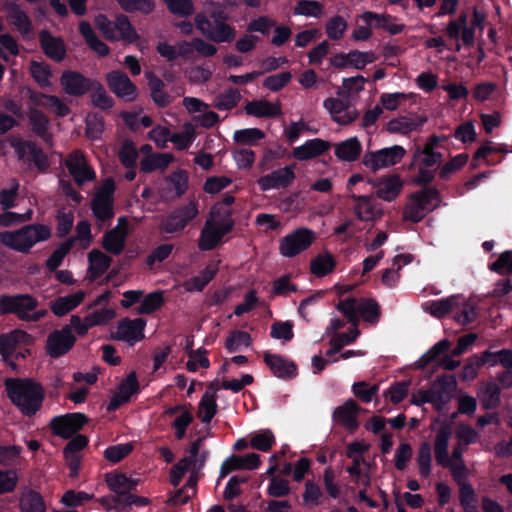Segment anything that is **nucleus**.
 <instances>
[{
	"label": "nucleus",
	"instance_id": "nucleus-1",
	"mask_svg": "<svg viewBox=\"0 0 512 512\" xmlns=\"http://www.w3.org/2000/svg\"><path fill=\"white\" fill-rule=\"evenodd\" d=\"M11 403L26 417H33L43 406L45 391L31 378H7L4 383Z\"/></svg>",
	"mask_w": 512,
	"mask_h": 512
},
{
	"label": "nucleus",
	"instance_id": "nucleus-2",
	"mask_svg": "<svg viewBox=\"0 0 512 512\" xmlns=\"http://www.w3.org/2000/svg\"><path fill=\"white\" fill-rule=\"evenodd\" d=\"M50 237L51 229L44 224H28L15 231L0 232L1 244L23 254L29 253L36 243Z\"/></svg>",
	"mask_w": 512,
	"mask_h": 512
},
{
	"label": "nucleus",
	"instance_id": "nucleus-3",
	"mask_svg": "<svg viewBox=\"0 0 512 512\" xmlns=\"http://www.w3.org/2000/svg\"><path fill=\"white\" fill-rule=\"evenodd\" d=\"M39 301L31 294H2L1 315H15L19 320L38 322L47 314L45 309L38 310Z\"/></svg>",
	"mask_w": 512,
	"mask_h": 512
},
{
	"label": "nucleus",
	"instance_id": "nucleus-4",
	"mask_svg": "<svg viewBox=\"0 0 512 512\" xmlns=\"http://www.w3.org/2000/svg\"><path fill=\"white\" fill-rule=\"evenodd\" d=\"M95 26L102 33L103 37L110 42L122 41L127 44H133L140 38L135 27L125 14H117L115 20H110L106 15L99 14L95 17Z\"/></svg>",
	"mask_w": 512,
	"mask_h": 512
},
{
	"label": "nucleus",
	"instance_id": "nucleus-5",
	"mask_svg": "<svg viewBox=\"0 0 512 512\" xmlns=\"http://www.w3.org/2000/svg\"><path fill=\"white\" fill-rule=\"evenodd\" d=\"M336 308L355 328L359 324V316L370 324L378 323L381 316L380 306L373 298L348 297L340 300Z\"/></svg>",
	"mask_w": 512,
	"mask_h": 512
},
{
	"label": "nucleus",
	"instance_id": "nucleus-6",
	"mask_svg": "<svg viewBox=\"0 0 512 512\" xmlns=\"http://www.w3.org/2000/svg\"><path fill=\"white\" fill-rule=\"evenodd\" d=\"M213 20L206 15L198 13L195 16V26L207 39L215 43H230L236 37V29L225 22L226 15L223 11L213 12Z\"/></svg>",
	"mask_w": 512,
	"mask_h": 512
},
{
	"label": "nucleus",
	"instance_id": "nucleus-7",
	"mask_svg": "<svg viewBox=\"0 0 512 512\" xmlns=\"http://www.w3.org/2000/svg\"><path fill=\"white\" fill-rule=\"evenodd\" d=\"M198 214V204L195 201L177 206L161 220L160 231L168 234L182 232Z\"/></svg>",
	"mask_w": 512,
	"mask_h": 512
},
{
	"label": "nucleus",
	"instance_id": "nucleus-8",
	"mask_svg": "<svg viewBox=\"0 0 512 512\" xmlns=\"http://www.w3.org/2000/svg\"><path fill=\"white\" fill-rule=\"evenodd\" d=\"M315 239L316 234L313 230L306 227L297 228L280 240V254L287 258H293L307 250Z\"/></svg>",
	"mask_w": 512,
	"mask_h": 512
},
{
	"label": "nucleus",
	"instance_id": "nucleus-9",
	"mask_svg": "<svg viewBox=\"0 0 512 512\" xmlns=\"http://www.w3.org/2000/svg\"><path fill=\"white\" fill-rule=\"evenodd\" d=\"M406 150L400 145H393L377 151L366 152L362 158L364 166L376 172L379 169L394 166L402 161Z\"/></svg>",
	"mask_w": 512,
	"mask_h": 512
},
{
	"label": "nucleus",
	"instance_id": "nucleus-10",
	"mask_svg": "<svg viewBox=\"0 0 512 512\" xmlns=\"http://www.w3.org/2000/svg\"><path fill=\"white\" fill-rule=\"evenodd\" d=\"M11 147L15 150L19 160L33 163L40 172H46L49 167L47 155L36 143L14 137L10 141Z\"/></svg>",
	"mask_w": 512,
	"mask_h": 512
},
{
	"label": "nucleus",
	"instance_id": "nucleus-11",
	"mask_svg": "<svg viewBox=\"0 0 512 512\" xmlns=\"http://www.w3.org/2000/svg\"><path fill=\"white\" fill-rule=\"evenodd\" d=\"M457 389V380L454 375L443 374L438 376L427 389L432 405L440 412L451 401Z\"/></svg>",
	"mask_w": 512,
	"mask_h": 512
},
{
	"label": "nucleus",
	"instance_id": "nucleus-12",
	"mask_svg": "<svg viewBox=\"0 0 512 512\" xmlns=\"http://www.w3.org/2000/svg\"><path fill=\"white\" fill-rule=\"evenodd\" d=\"M108 88L118 98L127 102L134 101L138 96L137 86L127 74L121 70H112L105 75Z\"/></svg>",
	"mask_w": 512,
	"mask_h": 512
},
{
	"label": "nucleus",
	"instance_id": "nucleus-13",
	"mask_svg": "<svg viewBox=\"0 0 512 512\" xmlns=\"http://www.w3.org/2000/svg\"><path fill=\"white\" fill-rule=\"evenodd\" d=\"M95 81V79L88 78L74 70H64L59 79L63 91L73 97H82L88 94Z\"/></svg>",
	"mask_w": 512,
	"mask_h": 512
},
{
	"label": "nucleus",
	"instance_id": "nucleus-14",
	"mask_svg": "<svg viewBox=\"0 0 512 512\" xmlns=\"http://www.w3.org/2000/svg\"><path fill=\"white\" fill-rule=\"evenodd\" d=\"M76 337L71 327L63 326L60 330L51 332L46 341V352L51 358H59L68 353L74 346Z\"/></svg>",
	"mask_w": 512,
	"mask_h": 512
},
{
	"label": "nucleus",
	"instance_id": "nucleus-15",
	"mask_svg": "<svg viewBox=\"0 0 512 512\" xmlns=\"http://www.w3.org/2000/svg\"><path fill=\"white\" fill-rule=\"evenodd\" d=\"M87 421L88 418L82 413H68L54 417L50 422V428L54 435L63 439H69L78 432Z\"/></svg>",
	"mask_w": 512,
	"mask_h": 512
},
{
	"label": "nucleus",
	"instance_id": "nucleus-16",
	"mask_svg": "<svg viewBox=\"0 0 512 512\" xmlns=\"http://www.w3.org/2000/svg\"><path fill=\"white\" fill-rule=\"evenodd\" d=\"M263 361L272 374L279 379L288 381L298 376L296 363L280 354H272L266 351L263 354Z\"/></svg>",
	"mask_w": 512,
	"mask_h": 512
},
{
	"label": "nucleus",
	"instance_id": "nucleus-17",
	"mask_svg": "<svg viewBox=\"0 0 512 512\" xmlns=\"http://www.w3.org/2000/svg\"><path fill=\"white\" fill-rule=\"evenodd\" d=\"M361 407L353 399L335 408L332 413L333 421L344 427L349 433H354L359 427L358 415Z\"/></svg>",
	"mask_w": 512,
	"mask_h": 512
},
{
	"label": "nucleus",
	"instance_id": "nucleus-18",
	"mask_svg": "<svg viewBox=\"0 0 512 512\" xmlns=\"http://www.w3.org/2000/svg\"><path fill=\"white\" fill-rule=\"evenodd\" d=\"M295 165H288L261 176L258 185L262 191L287 188L295 179Z\"/></svg>",
	"mask_w": 512,
	"mask_h": 512
},
{
	"label": "nucleus",
	"instance_id": "nucleus-19",
	"mask_svg": "<svg viewBox=\"0 0 512 512\" xmlns=\"http://www.w3.org/2000/svg\"><path fill=\"white\" fill-rule=\"evenodd\" d=\"M32 343L33 337L26 331L15 329L8 333H2L0 334V355L4 362H8L20 344L30 345Z\"/></svg>",
	"mask_w": 512,
	"mask_h": 512
},
{
	"label": "nucleus",
	"instance_id": "nucleus-20",
	"mask_svg": "<svg viewBox=\"0 0 512 512\" xmlns=\"http://www.w3.org/2000/svg\"><path fill=\"white\" fill-rule=\"evenodd\" d=\"M40 47L43 53L55 62H61L66 57V46L61 37L53 36L52 33L43 29L38 34Z\"/></svg>",
	"mask_w": 512,
	"mask_h": 512
},
{
	"label": "nucleus",
	"instance_id": "nucleus-21",
	"mask_svg": "<svg viewBox=\"0 0 512 512\" xmlns=\"http://www.w3.org/2000/svg\"><path fill=\"white\" fill-rule=\"evenodd\" d=\"M146 320L143 318L129 319L124 318L119 321L117 327V340L135 343L144 338V329Z\"/></svg>",
	"mask_w": 512,
	"mask_h": 512
},
{
	"label": "nucleus",
	"instance_id": "nucleus-22",
	"mask_svg": "<svg viewBox=\"0 0 512 512\" xmlns=\"http://www.w3.org/2000/svg\"><path fill=\"white\" fill-rule=\"evenodd\" d=\"M373 187L379 199L391 202L400 194L403 182L398 174H393L376 180L373 182Z\"/></svg>",
	"mask_w": 512,
	"mask_h": 512
},
{
	"label": "nucleus",
	"instance_id": "nucleus-23",
	"mask_svg": "<svg viewBox=\"0 0 512 512\" xmlns=\"http://www.w3.org/2000/svg\"><path fill=\"white\" fill-rule=\"evenodd\" d=\"M330 147L329 141L321 138L309 139L303 145L293 148L292 157L298 161H308L323 155Z\"/></svg>",
	"mask_w": 512,
	"mask_h": 512
},
{
	"label": "nucleus",
	"instance_id": "nucleus-24",
	"mask_svg": "<svg viewBox=\"0 0 512 512\" xmlns=\"http://www.w3.org/2000/svg\"><path fill=\"white\" fill-rule=\"evenodd\" d=\"M451 427L447 423H443L437 430L434 441L435 460L438 465L447 467L451 464L448 453L449 439L451 437Z\"/></svg>",
	"mask_w": 512,
	"mask_h": 512
},
{
	"label": "nucleus",
	"instance_id": "nucleus-25",
	"mask_svg": "<svg viewBox=\"0 0 512 512\" xmlns=\"http://www.w3.org/2000/svg\"><path fill=\"white\" fill-rule=\"evenodd\" d=\"M461 304V295H452L438 300L427 301L423 307L431 316L441 319L456 311Z\"/></svg>",
	"mask_w": 512,
	"mask_h": 512
},
{
	"label": "nucleus",
	"instance_id": "nucleus-26",
	"mask_svg": "<svg viewBox=\"0 0 512 512\" xmlns=\"http://www.w3.org/2000/svg\"><path fill=\"white\" fill-rule=\"evenodd\" d=\"M127 235L125 227H114L106 231L101 243L103 249L112 255H120L125 248Z\"/></svg>",
	"mask_w": 512,
	"mask_h": 512
},
{
	"label": "nucleus",
	"instance_id": "nucleus-27",
	"mask_svg": "<svg viewBox=\"0 0 512 512\" xmlns=\"http://www.w3.org/2000/svg\"><path fill=\"white\" fill-rule=\"evenodd\" d=\"M108 488L115 494H126L136 491L139 479L128 477L125 473L114 471L105 475Z\"/></svg>",
	"mask_w": 512,
	"mask_h": 512
},
{
	"label": "nucleus",
	"instance_id": "nucleus-28",
	"mask_svg": "<svg viewBox=\"0 0 512 512\" xmlns=\"http://www.w3.org/2000/svg\"><path fill=\"white\" fill-rule=\"evenodd\" d=\"M85 298V292L78 290L77 292L64 297H58L50 303L52 313L57 317H62L79 306Z\"/></svg>",
	"mask_w": 512,
	"mask_h": 512
},
{
	"label": "nucleus",
	"instance_id": "nucleus-29",
	"mask_svg": "<svg viewBox=\"0 0 512 512\" xmlns=\"http://www.w3.org/2000/svg\"><path fill=\"white\" fill-rule=\"evenodd\" d=\"M78 28L79 33L85 40V43L93 52L97 53L100 57H106L109 55V46L97 37L88 21H81Z\"/></svg>",
	"mask_w": 512,
	"mask_h": 512
},
{
	"label": "nucleus",
	"instance_id": "nucleus-30",
	"mask_svg": "<svg viewBox=\"0 0 512 512\" xmlns=\"http://www.w3.org/2000/svg\"><path fill=\"white\" fill-rule=\"evenodd\" d=\"M245 112L258 118H274L281 114V106L267 100H253L246 104Z\"/></svg>",
	"mask_w": 512,
	"mask_h": 512
},
{
	"label": "nucleus",
	"instance_id": "nucleus-31",
	"mask_svg": "<svg viewBox=\"0 0 512 512\" xmlns=\"http://www.w3.org/2000/svg\"><path fill=\"white\" fill-rule=\"evenodd\" d=\"M361 152L362 145L357 137H350L335 145V156L341 161L354 162Z\"/></svg>",
	"mask_w": 512,
	"mask_h": 512
},
{
	"label": "nucleus",
	"instance_id": "nucleus-32",
	"mask_svg": "<svg viewBox=\"0 0 512 512\" xmlns=\"http://www.w3.org/2000/svg\"><path fill=\"white\" fill-rule=\"evenodd\" d=\"M7 17L17 30L23 34H29L32 31V23L29 16L21 9L16 2L6 4Z\"/></svg>",
	"mask_w": 512,
	"mask_h": 512
},
{
	"label": "nucleus",
	"instance_id": "nucleus-33",
	"mask_svg": "<svg viewBox=\"0 0 512 512\" xmlns=\"http://www.w3.org/2000/svg\"><path fill=\"white\" fill-rule=\"evenodd\" d=\"M221 240L222 238L217 231L216 224L211 220H207L198 239L199 249L201 251H211L217 247Z\"/></svg>",
	"mask_w": 512,
	"mask_h": 512
},
{
	"label": "nucleus",
	"instance_id": "nucleus-34",
	"mask_svg": "<svg viewBox=\"0 0 512 512\" xmlns=\"http://www.w3.org/2000/svg\"><path fill=\"white\" fill-rule=\"evenodd\" d=\"M146 77L153 102L160 108L167 107L171 103V97L164 91V82L151 72Z\"/></svg>",
	"mask_w": 512,
	"mask_h": 512
},
{
	"label": "nucleus",
	"instance_id": "nucleus-35",
	"mask_svg": "<svg viewBox=\"0 0 512 512\" xmlns=\"http://www.w3.org/2000/svg\"><path fill=\"white\" fill-rule=\"evenodd\" d=\"M170 153H155L145 156L140 161V170L144 173H151L157 169L164 170L173 161Z\"/></svg>",
	"mask_w": 512,
	"mask_h": 512
},
{
	"label": "nucleus",
	"instance_id": "nucleus-36",
	"mask_svg": "<svg viewBox=\"0 0 512 512\" xmlns=\"http://www.w3.org/2000/svg\"><path fill=\"white\" fill-rule=\"evenodd\" d=\"M89 271L92 278L96 279L102 276L110 267L112 259L100 250L93 249L88 254Z\"/></svg>",
	"mask_w": 512,
	"mask_h": 512
},
{
	"label": "nucleus",
	"instance_id": "nucleus-37",
	"mask_svg": "<svg viewBox=\"0 0 512 512\" xmlns=\"http://www.w3.org/2000/svg\"><path fill=\"white\" fill-rule=\"evenodd\" d=\"M91 211L97 221L104 224L113 219L114 201H107L100 197H93L91 202Z\"/></svg>",
	"mask_w": 512,
	"mask_h": 512
},
{
	"label": "nucleus",
	"instance_id": "nucleus-38",
	"mask_svg": "<svg viewBox=\"0 0 512 512\" xmlns=\"http://www.w3.org/2000/svg\"><path fill=\"white\" fill-rule=\"evenodd\" d=\"M336 267V261L331 253L319 254L310 262L311 273L317 277H324Z\"/></svg>",
	"mask_w": 512,
	"mask_h": 512
},
{
	"label": "nucleus",
	"instance_id": "nucleus-39",
	"mask_svg": "<svg viewBox=\"0 0 512 512\" xmlns=\"http://www.w3.org/2000/svg\"><path fill=\"white\" fill-rule=\"evenodd\" d=\"M351 198L356 202L354 205V213L361 221H373L376 213L371 204V196L352 194Z\"/></svg>",
	"mask_w": 512,
	"mask_h": 512
},
{
	"label": "nucleus",
	"instance_id": "nucleus-40",
	"mask_svg": "<svg viewBox=\"0 0 512 512\" xmlns=\"http://www.w3.org/2000/svg\"><path fill=\"white\" fill-rule=\"evenodd\" d=\"M230 469L235 470H255L261 465V457L257 453H248L246 455H231L228 457Z\"/></svg>",
	"mask_w": 512,
	"mask_h": 512
},
{
	"label": "nucleus",
	"instance_id": "nucleus-41",
	"mask_svg": "<svg viewBox=\"0 0 512 512\" xmlns=\"http://www.w3.org/2000/svg\"><path fill=\"white\" fill-rule=\"evenodd\" d=\"M89 94L92 105L98 109L106 111L114 106L113 98L108 95L104 86L97 80Z\"/></svg>",
	"mask_w": 512,
	"mask_h": 512
},
{
	"label": "nucleus",
	"instance_id": "nucleus-42",
	"mask_svg": "<svg viewBox=\"0 0 512 512\" xmlns=\"http://www.w3.org/2000/svg\"><path fill=\"white\" fill-rule=\"evenodd\" d=\"M360 335V331L357 328H353L348 332L336 333L330 340L331 348L326 351L327 357L339 353L344 345H349L355 342L357 337Z\"/></svg>",
	"mask_w": 512,
	"mask_h": 512
},
{
	"label": "nucleus",
	"instance_id": "nucleus-43",
	"mask_svg": "<svg viewBox=\"0 0 512 512\" xmlns=\"http://www.w3.org/2000/svg\"><path fill=\"white\" fill-rule=\"evenodd\" d=\"M164 295L161 290H156L144 296L137 308V313L141 315H150L159 310L164 304Z\"/></svg>",
	"mask_w": 512,
	"mask_h": 512
},
{
	"label": "nucleus",
	"instance_id": "nucleus-44",
	"mask_svg": "<svg viewBox=\"0 0 512 512\" xmlns=\"http://www.w3.org/2000/svg\"><path fill=\"white\" fill-rule=\"evenodd\" d=\"M116 2L126 13L149 15L155 10L154 0H116Z\"/></svg>",
	"mask_w": 512,
	"mask_h": 512
},
{
	"label": "nucleus",
	"instance_id": "nucleus-45",
	"mask_svg": "<svg viewBox=\"0 0 512 512\" xmlns=\"http://www.w3.org/2000/svg\"><path fill=\"white\" fill-rule=\"evenodd\" d=\"M29 122L32 127V131L42 138L45 142L50 139V134L48 133L49 127V119L47 116L40 110L34 109L29 114Z\"/></svg>",
	"mask_w": 512,
	"mask_h": 512
},
{
	"label": "nucleus",
	"instance_id": "nucleus-46",
	"mask_svg": "<svg viewBox=\"0 0 512 512\" xmlns=\"http://www.w3.org/2000/svg\"><path fill=\"white\" fill-rule=\"evenodd\" d=\"M456 311L457 312L454 316V320L462 326H467L473 323L478 317L476 305L468 300H465L462 296L460 307L456 308Z\"/></svg>",
	"mask_w": 512,
	"mask_h": 512
},
{
	"label": "nucleus",
	"instance_id": "nucleus-47",
	"mask_svg": "<svg viewBox=\"0 0 512 512\" xmlns=\"http://www.w3.org/2000/svg\"><path fill=\"white\" fill-rule=\"evenodd\" d=\"M240 99L239 91L229 88L214 98L213 106L220 111H229L238 105Z\"/></svg>",
	"mask_w": 512,
	"mask_h": 512
},
{
	"label": "nucleus",
	"instance_id": "nucleus-48",
	"mask_svg": "<svg viewBox=\"0 0 512 512\" xmlns=\"http://www.w3.org/2000/svg\"><path fill=\"white\" fill-rule=\"evenodd\" d=\"M217 411V399L210 395H202L198 404L197 411V417L201 420V422L204 424H209L217 414Z\"/></svg>",
	"mask_w": 512,
	"mask_h": 512
},
{
	"label": "nucleus",
	"instance_id": "nucleus-49",
	"mask_svg": "<svg viewBox=\"0 0 512 512\" xmlns=\"http://www.w3.org/2000/svg\"><path fill=\"white\" fill-rule=\"evenodd\" d=\"M21 512H46V506L41 494L35 490H29L20 501Z\"/></svg>",
	"mask_w": 512,
	"mask_h": 512
},
{
	"label": "nucleus",
	"instance_id": "nucleus-50",
	"mask_svg": "<svg viewBox=\"0 0 512 512\" xmlns=\"http://www.w3.org/2000/svg\"><path fill=\"white\" fill-rule=\"evenodd\" d=\"M481 401L485 409H496L501 404V389L492 381L485 384L482 394Z\"/></svg>",
	"mask_w": 512,
	"mask_h": 512
},
{
	"label": "nucleus",
	"instance_id": "nucleus-51",
	"mask_svg": "<svg viewBox=\"0 0 512 512\" xmlns=\"http://www.w3.org/2000/svg\"><path fill=\"white\" fill-rule=\"evenodd\" d=\"M74 245V240L69 238L60 244L58 248H56L52 254L46 260V268L50 272H54L58 267L62 265V262L65 256L70 252Z\"/></svg>",
	"mask_w": 512,
	"mask_h": 512
},
{
	"label": "nucleus",
	"instance_id": "nucleus-52",
	"mask_svg": "<svg viewBox=\"0 0 512 512\" xmlns=\"http://www.w3.org/2000/svg\"><path fill=\"white\" fill-rule=\"evenodd\" d=\"M431 451V444L427 441H423L418 448L416 461L419 467V473L422 478H427L431 474Z\"/></svg>",
	"mask_w": 512,
	"mask_h": 512
},
{
	"label": "nucleus",
	"instance_id": "nucleus-53",
	"mask_svg": "<svg viewBox=\"0 0 512 512\" xmlns=\"http://www.w3.org/2000/svg\"><path fill=\"white\" fill-rule=\"evenodd\" d=\"M30 72L35 82L42 88H49L52 84L50 78L52 72L50 66L44 62L32 61Z\"/></svg>",
	"mask_w": 512,
	"mask_h": 512
},
{
	"label": "nucleus",
	"instance_id": "nucleus-54",
	"mask_svg": "<svg viewBox=\"0 0 512 512\" xmlns=\"http://www.w3.org/2000/svg\"><path fill=\"white\" fill-rule=\"evenodd\" d=\"M323 495V491L318 484L313 480H307L302 494L303 505L308 508L319 506Z\"/></svg>",
	"mask_w": 512,
	"mask_h": 512
},
{
	"label": "nucleus",
	"instance_id": "nucleus-55",
	"mask_svg": "<svg viewBox=\"0 0 512 512\" xmlns=\"http://www.w3.org/2000/svg\"><path fill=\"white\" fill-rule=\"evenodd\" d=\"M439 198L440 192L436 187H426L421 191L410 194L409 196V200L418 201L426 209V211L433 210L436 206L434 205L432 208H430V206L432 205L433 201H438Z\"/></svg>",
	"mask_w": 512,
	"mask_h": 512
},
{
	"label": "nucleus",
	"instance_id": "nucleus-56",
	"mask_svg": "<svg viewBox=\"0 0 512 512\" xmlns=\"http://www.w3.org/2000/svg\"><path fill=\"white\" fill-rule=\"evenodd\" d=\"M265 138V133L259 128H246L236 130L233 140L241 145H254Z\"/></svg>",
	"mask_w": 512,
	"mask_h": 512
},
{
	"label": "nucleus",
	"instance_id": "nucleus-57",
	"mask_svg": "<svg viewBox=\"0 0 512 512\" xmlns=\"http://www.w3.org/2000/svg\"><path fill=\"white\" fill-rule=\"evenodd\" d=\"M134 449L132 442L108 446L104 451V457L111 463H119L127 457Z\"/></svg>",
	"mask_w": 512,
	"mask_h": 512
},
{
	"label": "nucleus",
	"instance_id": "nucleus-58",
	"mask_svg": "<svg viewBox=\"0 0 512 512\" xmlns=\"http://www.w3.org/2000/svg\"><path fill=\"white\" fill-rule=\"evenodd\" d=\"M274 444L275 437L269 429L261 430L260 432L253 434L250 439L251 447L262 452L270 451Z\"/></svg>",
	"mask_w": 512,
	"mask_h": 512
},
{
	"label": "nucleus",
	"instance_id": "nucleus-59",
	"mask_svg": "<svg viewBox=\"0 0 512 512\" xmlns=\"http://www.w3.org/2000/svg\"><path fill=\"white\" fill-rule=\"evenodd\" d=\"M252 344L251 335L246 331L234 330L230 332L225 341V348L233 353L238 350L240 345L249 347Z\"/></svg>",
	"mask_w": 512,
	"mask_h": 512
},
{
	"label": "nucleus",
	"instance_id": "nucleus-60",
	"mask_svg": "<svg viewBox=\"0 0 512 512\" xmlns=\"http://www.w3.org/2000/svg\"><path fill=\"white\" fill-rule=\"evenodd\" d=\"M423 122L424 120L416 122L406 117L394 118L388 122L387 130L390 133L408 134L416 130Z\"/></svg>",
	"mask_w": 512,
	"mask_h": 512
},
{
	"label": "nucleus",
	"instance_id": "nucleus-61",
	"mask_svg": "<svg viewBox=\"0 0 512 512\" xmlns=\"http://www.w3.org/2000/svg\"><path fill=\"white\" fill-rule=\"evenodd\" d=\"M293 13L318 18L323 13V5L316 0H300L294 7Z\"/></svg>",
	"mask_w": 512,
	"mask_h": 512
},
{
	"label": "nucleus",
	"instance_id": "nucleus-62",
	"mask_svg": "<svg viewBox=\"0 0 512 512\" xmlns=\"http://www.w3.org/2000/svg\"><path fill=\"white\" fill-rule=\"evenodd\" d=\"M451 343L447 339H443L433 345L422 357L419 359V366L424 368L430 363L434 362L440 355L444 354L450 349Z\"/></svg>",
	"mask_w": 512,
	"mask_h": 512
},
{
	"label": "nucleus",
	"instance_id": "nucleus-63",
	"mask_svg": "<svg viewBox=\"0 0 512 512\" xmlns=\"http://www.w3.org/2000/svg\"><path fill=\"white\" fill-rule=\"evenodd\" d=\"M469 156L467 153L457 154L452 157L450 161L446 162L439 171V177L442 180H447L450 175L461 168L468 162Z\"/></svg>",
	"mask_w": 512,
	"mask_h": 512
},
{
	"label": "nucleus",
	"instance_id": "nucleus-64",
	"mask_svg": "<svg viewBox=\"0 0 512 512\" xmlns=\"http://www.w3.org/2000/svg\"><path fill=\"white\" fill-rule=\"evenodd\" d=\"M347 26V21L342 16H334L326 23V34L331 40H340L343 38Z\"/></svg>",
	"mask_w": 512,
	"mask_h": 512
}]
</instances>
